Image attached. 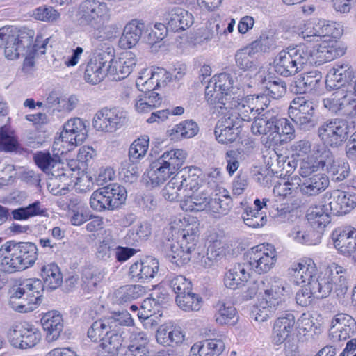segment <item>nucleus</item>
Instances as JSON below:
<instances>
[{"mask_svg": "<svg viewBox=\"0 0 356 356\" xmlns=\"http://www.w3.org/2000/svg\"><path fill=\"white\" fill-rule=\"evenodd\" d=\"M343 52L344 47L335 42H324L314 49L300 44L280 51L274 60V67L277 74L288 77L307 66H319L341 57Z\"/></svg>", "mask_w": 356, "mask_h": 356, "instance_id": "obj_1", "label": "nucleus"}, {"mask_svg": "<svg viewBox=\"0 0 356 356\" xmlns=\"http://www.w3.org/2000/svg\"><path fill=\"white\" fill-rule=\"evenodd\" d=\"M304 179L299 181L301 193L307 196H314L325 191L329 186V179L327 176L323 173H317L307 177H303Z\"/></svg>", "mask_w": 356, "mask_h": 356, "instance_id": "obj_35", "label": "nucleus"}, {"mask_svg": "<svg viewBox=\"0 0 356 356\" xmlns=\"http://www.w3.org/2000/svg\"><path fill=\"white\" fill-rule=\"evenodd\" d=\"M31 16L38 21L55 23L60 18V13L51 6H43L33 10Z\"/></svg>", "mask_w": 356, "mask_h": 356, "instance_id": "obj_60", "label": "nucleus"}, {"mask_svg": "<svg viewBox=\"0 0 356 356\" xmlns=\"http://www.w3.org/2000/svg\"><path fill=\"white\" fill-rule=\"evenodd\" d=\"M111 321L104 318L94 322L88 331V337L96 341L99 339L97 356H111Z\"/></svg>", "mask_w": 356, "mask_h": 356, "instance_id": "obj_18", "label": "nucleus"}, {"mask_svg": "<svg viewBox=\"0 0 356 356\" xmlns=\"http://www.w3.org/2000/svg\"><path fill=\"white\" fill-rule=\"evenodd\" d=\"M10 344L19 349L34 347L41 339L40 331L28 323L15 325L8 332Z\"/></svg>", "mask_w": 356, "mask_h": 356, "instance_id": "obj_16", "label": "nucleus"}, {"mask_svg": "<svg viewBox=\"0 0 356 356\" xmlns=\"http://www.w3.org/2000/svg\"><path fill=\"white\" fill-rule=\"evenodd\" d=\"M252 126L251 131L254 135L262 136L261 142L266 147L274 146L280 140V133L276 125L277 118L269 112H266L260 116H256Z\"/></svg>", "mask_w": 356, "mask_h": 356, "instance_id": "obj_14", "label": "nucleus"}, {"mask_svg": "<svg viewBox=\"0 0 356 356\" xmlns=\"http://www.w3.org/2000/svg\"><path fill=\"white\" fill-rule=\"evenodd\" d=\"M44 284L39 279H26L10 290L8 304L18 312L34 310L41 302Z\"/></svg>", "mask_w": 356, "mask_h": 356, "instance_id": "obj_5", "label": "nucleus"}, {"mask_svg": "<svg viewBox=\"0 0 356 356\" xmlns=\"http://www.w3.org/2000/svg\"><path fill=\"white\" fill-rule=\"evenodd\" d=\"M176 302L178 307L184 311H198L201 307L202 298L190 290L183 295L176 296Z\"/></svg>", "mask_w": 356, "mask_h": 356, "instance_id": "obj_58", "label": "nucleus"}, {"mask_svg": "<svg viewBox=\"0 0 356 356\" xmlns=\"http://www.w3.org/2000/svg\"><path fill=\"white\" fill-rule=\"evenodd\" d=\"M38 259V248L31 242L9 241L0 248V265L12 273L32 266Z\"/></svg>", "mask_w": 356, "mask_h": 356, "instance_id": "obj_2", "label": "nucleus"}, {"mask_svg": "<svg viewBox=\"0 0 356 356\" xmlns=\"http://www.w3.org/2000/svg\"><path fill=\"white\" fill-rule=\"evenodd\" d=\"M243 90L234 86L232 76L227 73H221L213 76L205 88V99L208 104L214 105L217 108H232L236 99L243 95Z\"/></svg>", "mask_w": 356, "mask_h": 356, "instance_id": "obj_4", "label": "nucleus"}, {"mask_svg": "<svg viewBox=\"0 0 356 356\" xmlns=\"http://www.w3.org/2000/svg\"><path fill=\"white\" fill-rule=\"evenodd\" d=\"M88 128L86 122L79 118L68 120L63 124L60 138L63 143L72 147L82 144L88 138Z\"/></svg>", "mask_w": 356, "mask_h": 356, "instance_id": "obj_22", "label": "nucleus"}, {"mask_svg": "<svg viewBox=\"0 0 356 356\" xmlns=\"http://www.w3.org/2000/svg\"><path fill=\"white\" fill-rule=\"evenodd\" d=\"M175 174L184 164L186 153L183 149H171L159 158Z\"/></svg>", "mask_w": 356, "mask_h": 356, "instance_id": "obj_51", "label": "nucleus"}, {"mask_svg": "<svg viewBox=\"0 0 356 356\" xmlns=\"http://www.w3.org/2000/svg\"><path fill=\"white\" fill-rule=\"evenodd\" d=\"M134 325V320L127 311L113 312V346L126 342L128 337L127 327Z\"/></svg>", "mask_w": 356, "mask_h": 356, "instance_id": "obj_33", "label": "nucleus"}, {"mask_svg": "<svg viewBox=\"0 0 356 356\" xmlns=\"http://www.w3.org/2000/svg\"><path fill=\"white\" fill-rule=\"evenodd\" d=\"M183 227L179 231V241L169 245L167 257L177 266H181L191 259V252L195 249L197 243L198 225L196 221L189 223L184 218Z\"/></svg>", "mask_w": 356, "mask_h": 356, "instance_id": "obj_6", "label": "nucleus"}, {"mask_svg": "<svg viewBox=\"0 0 356 356\" xmlns=\"http://www.w3.org/2000/svg\"><path fill=\"white\" fill-rule=\"evenodd\" d=\"M159 268V264L157 259L152 257H146L131 265L129 275L136 282H146L156 276Z\"/></svg>", "mask_w": 356, "mask_h": 356, "instance_id": "obj_29", "label": "nucleus"}, {"mask_svg": "<svg viewBox=\"0 0 356 356\" xmlns=\"http://www.w3.org/2000/svg\"><path fill=\"white\" fill-rule=\"evenodd\" d=\"M344 88L345 90L340 93L341 99L336 106V109L332 111L333 113H346L352 105L356 104V73L352 82Z\"/></svg>", "mask_w": 356, "mask_h": 356, "instance_id": "obj_48", "label": "nucleus"}, {"mask_svg": "<svg viewBox=\"0 0 356 356\" xmlns=\"http://www.w3.org/2000/svg\"><path fill=\"white\" fill-rule=\"evenodd\" d=\"M109 21V8L104 2L87 1L81 6L79 24L95 26L99 22Z\"/></svg>", "mask_w": 356, "mask_h": 356, "instance_id": "obj_24", "label": "nucleus"}, {"mask_svg": "<svg viewBox=\"0 0 356 356\" xmlns=\"http://www.w3.org/2000/svg\"><path fill=\"white\" fill-rule=\"evenodd\" d=\"M167 30L173 32L184 31L193 24V17L188 11L180 8H168L163 15Z\"/></svg>", "mask_w": 356, "mask_h": 356, "instance_id": "obj_28", "label": "nucleus"}, {"mask_svg": "<svg viewBox=\"0 0 356 356\" xmlns=\"http://www.w3.org/2000/svg\"><path fill=\"white\" fill-rule=\"evenodd\" d=\"M329 279L325 273L321 270L320 273L317 272L316 277L314 278L312 282H309L314 290L313 293H316V298H324L330 294L334 286Z\"/></svg>", "mask_w": 356, "mask_h": 356, "instance_id": "obj_52", "label": "nucleus"}, {"mask_svg": "<svg viewBox=\"0 0 356 356\" xmlns=\"http://www.w3.org/2000/svg\"><path fill=\"white\" fill-rule=\"evenodd\" d=\"M317 272L316 264L310 258L294 261L289 268V274L296 285H309L317 275Z\"/></svg>", "mask_w": 356, "mask_h": 356, "instance_id": "obj_25", "label": "nucleus"}, {"mask_svg": "<svg viewBox=\"0 0 356 356\" xmlns=\"http://www.w3.org/2000/svg\"><path fill=\"white\" fill-rule=\"evenodd\" d=\"M355 74L349 64L341 63H336L327 73L326 88L329 90H336L330 97L323 100V106L330 112L336 109V106L341 99L340 93L352 82Z\"/></svg>", "mask_w": 356, "mask_h": 356, "instance_id": "obj_7", "label": "nucleus"}, {"mask_svg": "<svg viewBox=\"0 0 356 356\" xmlns=\"http://www.w3.org/2000/svg\"><path fill=\"white\" fill-rule=\"evenodd\" d=\"M248 255L249 266L259 274L269 272L277 260L276 249L270 243H261L252 248Z\"/></svg>", "mask_w": 356, "mask_h": 356, "instance_id": "obj_13", "label": "nucleus"}, {"mask_svg": "<svg viewBox=\"0 0 356 356\" xmlns=\"http://www.w3.org/2000/svg\"><path fill=\"white\" fill-rule=\"evenodd\" d=\"M11 216L15 220H27L35 216H48L47 209L40 201H35L26 207H22L11 211Z\"/></svg>", "mask_w": 356, "mask_h": 356, "instance_id": "obj_46", "label": "nucleus"}, {"mask_svg": "<svg viewBox=\"0 0 356 356\" xmlns=\"http://www.w3.org/2000/svg\"><path fill=\"white\" fill-rule=\"evenodd\" d=\"M102 277V273L96 268H86L82 273V286L88 291H92Z\"/></svg>", "mask_w": 356, "mask_h": 356, "instance_id": "obj_64", "label": "nucleus"}, {"mask_svg": "<svg viewBox=\"0 0 356 356\" xmlns=\"http://www.w3.org/2000/svg\"><path fill=\"white\" fill-rule=\"evenodd\" d=\"M299 181L300 179L298 176H293L286 179H281V181L274 186L273 191L275 196L280 200H286L289 209H296L301 204L300 200L296 197Z\"/></svg>", "mask_w": 356, "mask_h": 356, "instance_id": "obj_27", "label": "nucleus"}, {"mask_svg": "<svg viewBox=\"0 0 356 356\" xmlns=\"http://www.w3.org/2000/svg\"><path fill=\"white\" fill-rule=\"evenodd\" d=\"M214 318L219 325H227L236 316V310L230 303L219 301L215 305Z\"/></svg>", "mask_w": 356, "mask_h": 356, "instance_id": "obj_57", "label": "nucleus"}, {"mask_svg": "<svg viewBox=\"0 0 356 356\" xmlns=\"http://www.w3.org/2000/svg\"><path fill=\"white\" fill-rule=\"evenodd\" d=\"M291 149L298 156H307L302 161L299 170L302 177H307L316 172L318 163L322 161L329 148L318 143H312L307 140H300L293 143Z\"/></svg>", "mask_w": 356, "mask_h": 356, "instance_id": "obj_10", "label": "nucleus"}, {"mask_svg": "<svg viewBox=\"0 0 356 356\" xmlns=\"http://www.w3.org/2000/svg\"><path fill=\"white\" fill-rule=\"evenodd\" d=\"M199 131L197 124L192 120H184L176 124L170 132L172 139L190 138L195 136Z\"/></svg>", "mask_w": 356, "mask_h": 356, "instance_id": "obj_53", "label": "nucleus"}, {"mask_svg": "<svg viewBox=\"0 0 356 356\" xmlns=\"http://www.w3.org/2000/svg\"><path fill=\"white\" fill-rule=\"evenodd\" d=\"M146 289L139 284L125 285L115 290L114 293L115 302L122 305L143 296Z\"/></svg>", "mask_w": 356, "mask_h": 356, "instance_id": "obj_45", "label": "nucleus"}, {"mask_svg": "<svg viewBox=\"0 0 356 356\" xmlns=\"http://www.w3.org/2000/svg\"><path fill=\"white\" fill-rule=\"evenodd\" d=\"M254 54L248 46L237 51L235 55L237 66L245 71L254 68Z\"/></svg>", "mask_w": 356, "mask_h": 356, "instance_id": "obj_61", "label": "nucleus"}, {"mask_svg": "<svg viewBox=\"0 0 356 356\" xmlns=\"http://www.w3.org/2000/svg\"><path fill=\"white\" fill-rule=\"evenodd\" d=\"M268 202H269L268 198H263L261 201L259 199H256L254 202L255 209L250 207L247 208L243 213L242 218L244 223L252 228H258L266 225L267 217L259 211L263 208H267Z\"/></svg>", "mask_w": 356, "mask_h": 356, "instance_id": "obj_39", "label": "nucleus"}, {"mask_svg": "<svg viewBox=\"0 0 356 356\" xmlns=\"http://www.w3.org/2000/svg\"><path fill=\"white\" fill-rule=\"evenodd\" d=\"M210 196L208 193L202 191L199 193L192 192L181 200V208L186 211H202L207 209Z\"/></svg>", "mask_w": 356, "mask_h": 356, "instance_id": "obj_43", "label": "nucleus"}, {"mask_svg": "<svg viewBox=\"0 0 356 356\" xmlns=\"http://www.w3.org/2000/svg\"><path fill=\"white\" fill-rule=\"evenodd\" d=\"M323 271L335 287L337 296H343L348 290L347 269L333 262L327 265Z\"/></svg>", "mask_w": 356, "mask_h": 356, "instance_id": "obj_32", "label": "nucleus"}, {"mask_svg": "<svg viewBox=\"0 0 356 356\" xmlns=\"http://www.w3.org/2000/svg\"><path fill=\"white\" fill-rule=\"evenodd\" d=\"M172 175V172L159 159L152 162L147 171V176L154 186L164 183Z\"/></svg>", "mask_w": 356, "mask_h": 356, "instance_id": "obj_47", "label": "nucleus"}, {"mask_svg": "<svg viewBox=\"0 0 356 356\" xmlns=\"http://www.w3.org/2000/svg\"><path fill=\"white\" fill-rule=\"evenodd\" d=\"M145 30L143 22L133 19L127 23L119 40V47L122 49H131L139 42L143 32Z\"/></svg>", "mask_w": 356, "mask_h": 356, "instance_id": "obj_34", "label": "nucleus"}, {"mask_svg": "<svg viewBox=\"0 0 356 356\" xmlns=\"http://www.w3.org/2000/svg\"><path fill=\"white\" fill-rule=\"evenodd\" d=\"M232 200L227 193L222 195H216L214 197H210L207 209L214 214L225 215L229 212Z\"/></svg>", "mask_w": 356, "mask_h": 356, "instance_id": "obj_59", "label": "nucleus"}, {"mask_svg": "<svg viewBox=\"0 0 356 356\" xmlns=\"http://www.w3.org/2000/svg\"><path fill=\"white\" fill-rule=\"evenodd\" d=\"M34 161L37 165L44 172L51 174L50 184L57 185L58 190L52 189L54 195H62L70 185V175L67 174V170L63 164L56 159L53 158L49 152H38L34 155Z\"/></svg>", "mask_w": 356, "mask_h": 356, "instance_id": "obj_11", "label": "nucleus"}, {"mask_svg": "<svg viewBox=\"0 0 356 356\" xmlns=\"http://www.w3.org/2000/svg\"><path fill=\"white\" fill-rule=\"evenodd\" d=\"M207 344L212 356H219L225 349L226 337L224 334L218 332L216 329H207L205 332Z\"/></svg>", "mask_w": 356, "mask_h": 356, "instance_id": "obj_54", "label": "nucleus"}, {"mask_svg": "<svg viewBox=\"0 0 356 356\" xmlns=\"http://www.w3.org/2000/svg\"><path fill=\"white\" fill-rule=\"evenodd\" d=\"M341 34L340 29L337 27V24L332 22L326 20H319L316 23L312 22H307L304 23L300 28L299 36L307 43H318L314 48H317L324 42H335L344 47V52L342 56L346 52V46L335 40Z\"/></svg>", "mask_w": 356, "mask_h": 356, "instance_id": "obj_8", "label": "nucleus"}, {"mask_svg": "<svg viewBox=\"0 0 356 356\" xmlns=\"http://www.w3.org/2000/svg\"><path fill=\"white\" fill-rule=\"evenodd\" d=\"M149 148V137L145 136L135 140L129 149V159L138 161L143 158Z\"/></svg>", "mask_w": 356, "mask_h": 356, "instance_id": "obj_62", "label": "nucleus"}, {"mask_svg": "<svg viewBox=\"0 0 356 356\" xmlns=\"http://www.w3.org/2000/svg\"><path fill=\"white\" fill-rule=\"evenodd\" d=\"M262 284L266 286L264 293L252 312L258 322L266 321L277 309L282 308L287 292L285 281L277 277L267 278Z\"/></svg>", "mask_w": 356, "mask_h": 356, "instance_id": "obj_3", "label": "nucleus"}, {"mask_svg": "<svg viewBox=\"0 0 356 356\" xmlns=\"http://www.w3.org/2000/svg\"><path fill=\"white\" fill-rule=\"evenodd\" d=\"M243 95V93L239 99L234 100L231 106H234L233 115L242 119L244 122H250L256 116L261 115L270 104V99L265 94L246 97Z\"/></svg>", "mask_w": 356, "mask_h": 356, "instance_id": "obj_12", "label": "nucleus"}, {"mask_svg": "<svg viewBox=\"0 0 356 356\" xmlns=\"http://www.w3.org/2000/svg\"><path fill=\"white\" fill-rule=\"evenodd\" d=\"M337 250L344 256L352 257L356 263V229L351 226L339 227L332 233Z\"/></svg>", "mask_w": 356, "mask_h": 356, "instance_id": "obj_19", "label": "nucleus"}, {"mask_svg": "<svg viewBox=\"0 0 356 356\" xmlns=\"http://www.w3.org/2000/svg\"><path fill=\"white\" fill-rule=\"evenodd\" d=\"M34 33L19 31L13 26L0 29V41L4 44L5 56L9 60H15L25 56L32 47Z\"/></svg>", "mask_w": 356, "mask_h": 356, "instance_id": "obj_9", "label": "nucleus"}, {"mask_svg": "<svg viewBox=\"0 0 356 356\" xmlns=\"http://www.w3.org/2000/svg\"><path fill=\"white\" fill-rule=\"evenodd\" d=\"M41 276L44 284L51 289H57L63 282L62 273L54 263L44 265L41 269Z\"/></svg>", "mask_w": 356, "mask_h": 356, "instance_id": "obj_50", "label": "nucleus"}, {"mask_svg": "<svg viewBox=\"0 0 356 356\" xmlns=\"http://www.w3.org/2000/svg\"><path fill=\"white\" fill-rule=\"evenodd\" d=\"M42 327L48 341L57 340L63 330V319L58 311H49L43 314L41 318Z\"/></svg>", "mask_w": 356, "mask_h": 356, "instance_id": "obj_30", "label": "nucleus"}, {"mask_svg": "<svg viewBox=\"0 0 356 356\" xmlns=\"http://www.w3.org/2000/svg\"><path fill=\"white\" fill-rule=\"evenodd\" d=\"M320 170L327 172L332 180L341 181L349 175L350 168L347 162L337 160L329 149L322 161L318 163L316 172Z\"/></svg>", "mask_w": 356, "mask_h": 356, "instance_id": "obj_23", "label": "nucleus"}, {"mask_svg": "<svg viewBox=\"0 0 356 356\" xmlns=\"http://www.w3.org/2000/svg\"><path fill=\"white\" fill-rule=\"evenodd\" d=\"M199 172L200 170L197 168H184L174 176L184 193V197L199 188Z\"/></svg>", "mask_w": 356, "mask_h": 356, "instance_id": "obj_37", "label": "nucleus"}, {"mask_svg": "<svg viewBox=\"0 0 356 356\" xmlns=\"http://www.w3.org/2000/svg\"><path fill=\"white\" fill-rule=\"evenodd\" d=\"M349 127L347 122L341 119L329 120L318 129V136L324 145L338 147L348 137Z\"/></svg>", "mask_w": 356, "mask_h": 356, "instance_id": "obj_15", "label": "nucleus"}, {"mask_svg": "<svg viewBox=\"0 0 356 356\" xmlns=\"http://www.w3.org/2000/svg\"><path fill=\"white\" fill-rule=\"evenodd\" d=\"M156 339L161 345L170 346L172 343H182L185 339V334L180 327L172 324H164L158 328Z\"/></svg>", "mask_w": 356, "mask_h": 356, "instance_id": "obj_41", "label": "nucleus"}, {"mask_svg": "<svg viewBox=\"0 0 356 356\" xmlns=\"http://www.w3.org/2000/svg\"><path fill=\"white\" fill-rule=\"evenodd\" d=\"M90 207L97 211H102L109 209L111 206V189L110 185H106L95 191L90 199Z\"/></svg>", "mask_w": 356, "mask_h": 356, "instance_id": "obj_49", "label": "nucleus"}, {"mask_svg": "<svg viewBox=\"0 0 356 356\" xmlns=\"http://www.w3.org/2000/svg\"><path fill=\"white\" fill-rule=\"evenodd\" d=\"M323 198L333 215L341 216L349 213L356 207V194L340 190L326 192Z\"/></svg>", "mask_w": 356, "mask_h": 356, "instance_id": "obj_21", "label": "nucleus"}, {"mask_svg": "<svg viewBox=\"0 0 356 356\" xmlns=\"http://www.w3.org/2000/svg\"><path fill=\"white\" fill-rule=\"evenodd\" d=\"M322 78L321 72L318 70L301 74L294 81L295 92L302 94L317 90L322 83Z\"/></svg>", "mask_w": 356, "mask_h": 356, "instance_id": "obj_40", "label": "nucleus"}, {"mask_svg": "<svg viewBox=\"0 0 356 356\" xmlns=\"http://www.w3.org/2000/svg\"><path fill=\"white\" fill-rule=\"evenodd\" d=\"M136 64L135 55L131 51H124L113 59V81H120L127 77Z\"/></svg>", "mask_w": 356, "mask_h": 356, "instance_id": "obj_36", "label": "nucleus"}, {"mask_svg": "<svg viewBox=\"0 0 356 356\" xmlns=\"http://www.w3.org/2000/svg\"><path fill=\"white\" fill-rule=\"evenodd\" d=\"M314 104L304 97H296L289 108L290 118L314 114Z\"/></svg>", "mask_w": 356, "mask_h": 356, "instance_id": "obj_56", "label": "nucleus"}, {"mask_svg": "<svg viewBox=\"0 0 356 356\" xmlns=\"http://www.w3.org/2000/svg\"><path fill=\"white\" fill-rule=\"evenodd\" d=\"M113 356H149V350L147 346L141 345L126 346L125 342H120L113 346Z\"/></svg>", "mask_w": 356, "mask_h": 356, "instance_id": "obj_55", "label": "nucleus"}, {"mask_svg": "<svg viewBox=\"0 0 356 356\" xmlns=\"http://www.w3.org/2000/svg\"><path fill=\"white\" fill-rule=\"evenodd\" d=\"M295 324L293 314L288 313L279 317L274 323L272 342L274 345H280L284 342L292 332Z\"/></svg>", "mask_w": 356, "mask_h": 356, "instance_id": "obj_38", "label": "nucleus"}, {"mask_svg": "<svg viewBox=\"0 0 356 356\" xmlns=\"http://www.w3.org/2000/svg\"><path fill=\"white\" fill-rule=\"evenodd\" d=\"M152 234L151 225L146 220L140 221L134 225L124 238V243L134 246L147 241Z\"/></svg>", "mask_w": 356, "mask_h": 356, "instance_id": "obj_44", "label": "nucleus"}, {"mask_svg": "<svg viewBox=\"0 0 356 356\" xmlns=\"http://www.w3.org/2000/svg\"><path fill=\"white\" fill-rule=\"evenodd\" d=\"M249 277L245 264H237L225 273L224 284L227 288L234 290L244 286Z\"/></svg>", "mask_w": 356, "mask_h": 356, "instance_id": "obj_42", "label": "nucleus"}, {"mask_svg": "<svg viewBox=\"0 0 356 356\" xmlns=\"http://www.w3.org/2000/svg\"><path fill=\"white\" fill-rule=\"evenodd\" d=\"M323 198L333 215L341 216L349 213L356 207V194L340 190L326 192Z\"/></svg>", "mask_w": 356, "mask_h": 356, "instance_id": "obj_20", "label": "nucleus"}, {"mask_svg": "<svg viewBox=\"0 0 356 356\" xmlns=\"http://www.w3.org/2000/svg\"><path fill=\"white\" fill-rule=\"evenodd\" d=\"M111 45L108 40L107 42L98 44L100 51L98 56L101 60L97 62L91 59L87 63L84 72V79L87 83L95 85L101 82L105 77L106 72L111 67V59L109 61L104 60L106 54L108 56H110Z\"/></svg>", "mask_w": 356, "mask_h": 356, "instance_id": "obj_17", "label": "nucleus"}, {"mask_svg": "<svg viewBox=\"0 0 356 356\" xmlns=\"http://www.w3.org/2000/svg\"><path fill=\"white\" fill-rule=\"evenodd\" d=\"M332 211L329 206L325 203V199L321 204L310 207L307 212V219L310 225L318 232H321L324 228L330 222V214Z\"/></svg>", "mask_w": 356, "mask_h": 356, "instance_id": "obj_31", "label": "nucleus"}, {"mask_svg": "<svg viewBox=\"0 0 356 356\" xmlns=\"http://www.w3.org/2000/svg\"><path fill=\"white\" fill-rule=\"evenodd\" d=\"M356 332V321L350 315L338 314L332 320L330 336L333 341H345Z\"/></svg>", "mask_w": 356, "mask_h": 356, "instance_id": "obj_26", "label": "nucleus"}, {"mask_svg": "<svg viewBox=\"0 0 356 356\" xmlns=\"http://www.w3.org/2000/svg\"><path fill=\"white\" fill-rule=\"evenodd\" d=\"M221 113L224 115L220 118L216 124L215 130L225 129L228 128L239 129L241 127V122L243 121L242 119L233 115V109L232 108H220Z\"/></svg>", "mask_w": 356, "mask_h": 356, "instance_id": "obj_63", "label": "nucleus"}]
</instances>
